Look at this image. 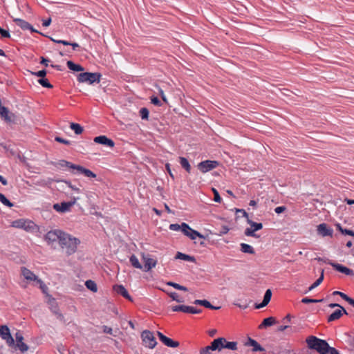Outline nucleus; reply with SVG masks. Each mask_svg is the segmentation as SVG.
I'll return each instance as SVG.
<instances>
[{
    "mask_svg": "<svg viewBox=\"0 0 354 354\" xmlns=\"http://www.w3.org/2000/svg\"><path fill=\"white\" fill-rule=\"evenodd\" d=\"M80 243V241L78 239L64 232L59 244L63 250H65L67 255H71L77 251Z\"/></svg>",
    "mask_w": 354,
    "mask_h": 354,
    "instance_id": "nucleus-1",
    "label": "nucleus"
},
{
    "mask_svg": "<svg viewBox=\"0 0 354 354\" xmlns=\"http://www.w3.org/2000/svg\"><path fill=\"white\" fill-rule=\"evenodd\" d=\"M306 343L310 349H315L320 354H326L330 347L326 340L319 339L315 336L308 337L306 339Z\"/></svg>",
    "mask_w": 354,
    "mask_h": 354,
    "instance_id": "nucleus-2",
    "label": "nucleus"
},
{
    "mask_svg": "<svg viewBox=\"0 0 354 354\" xmlns=\"http://www.w3.org/2000/svg\"><path fill=\"white\" fill-rule=\"evenodd\" d=\"M102 75L100 73L85 72L80 73L77 75V81L80 83L88 82L90 84L93 83H99L100 82Z\"/></svg>",
    "mask_w": 354,
    "mask_h": 354,
    "instance_id": "nucleus-3",
    "label": "nucleus"
},
{
    "mask_svg": "<svg viewBox=\"0 0 354 354\" xmlns=\"http://www.w3.org/2000/svg\"><path fill=\"white\" fill-rule=\"evenodd\" d=\"M64 233V232L59 230H50L46 234L44 240L48 244H53L55 242L59 243Z\"/></svg>",
    "mask_w": 354,
    "mask_h": 354,
    "instance_id": "nucleus-4",
    "label": "nucleus"
},
{
    "mask_svg": "<svg viewBox=\"0 0 354 354\" xmlns=\"http://www.w3.org/2000/svg\"><path fill=\"white\" fill-rule=\"evenodd\" d=\"M0 337L6 341L9 347H14L15 339L10 334L9 328L6 325L0 326Z\"/></svg>",
    "mask_w": 354,
    "mask_h": 354,
    "instance_id": "nucleus-5",
    "label": "nucleus"
},
{
    "mask_svg": "<svg viewBox=\"0 0 354 354\" xmlns=\"http://www.w3.org/2000/svg\"><path fill=\"white\" fill-rule=\"evenodd\" d=\"M141 337L145 345L150 348H153L156 346L157 342L153 335L149 330H144L141 334Z\"/></svg>",
    "mask_w": 354,
    "mask_h": 354,
    "instance_id": "nucleus-6",
    "label": "nucleus"
},
{
    "mask_svg": "<svg viewBox=\"0 0 354 354\" xmlns=\"http://www.w3.org/2000/svg\"><path fill=\"white\" fill-rule=\"evenodd\" d=\"M219 163L216 160H205L199 162L197 165L198 169L203 173L211 171L218 166Z\"/></svg>",
    "mask_w": 354,
    "mask_h": 354,
    "instance_id": "nucleus-7",
    "label": "nucleus"
},
{
    "mask_svg": "<svg viewBox=\"0 0 354 354\" xmlns=\"http://www.w3.org/2000/svg\"><path fill=\"white\" fill-rule=\"evenodd\" d=\"M12 226L17 228L24 229L26 231L34 230L36 225L31 221L19 219L12 222Z\"/></svg>",
    "mask_w": 354,
    "mask_h": 354,
    "instance_id": "nucleus-8",
    "label": "nucleus"
},
{
    "mask_svg": "<svg viewBox=\"0 0 354 354\" xmlns=\"http://www.w3.org/2000/svg\"><path fill=\"white\" fill-rule=\"evenodd\" d=\"M78 198H73L72 201L68 202H62L61 203H55L53 205V209L59 212H66L71 209L73 206Z\"/></svg>",
    "mask_w": 354,
    "mask_h": 354,
    "instance_id": "nucleus-9",
    "label": "nucleus"
},
{
    "mask_svg": "<svg viewBox=\"0 0 354 354\" xmlns=\"http://www.w3.org/2000/svg\"><path fill=\"white\" fill-rule=\"evenodd\" d=\"M142 260L144 263V266H142V269L145 272H149L153 268H155L157 264V261L151 258L149 254H145V253H142Z\"/></svg>",
    "mask_w": 354,
    "mask_h": 354,
    "instance_id": "nucleus-10",
    "label": "nucleus"
},
{
    "mask_svg": "<svg viewBox=\"0 0 354 354\" xmlns=\"http://www.w3.org/2000/svg\"><path fill=\"white\" fill-rule=\"evenodd\" d=\"M21 274L28 281H36L38 283L43 285L45 286L44 282L39 279L32 271L26 267H22L21 268Z\"/></svg>",
    "mask_w": 354,
    "mask_h": 354,
    "instance_id": "nucleus-11",
    "label": "nucleus"
},
{
    "mask_svg": "<svg viewBox=\"0 0 354 354\" xmlns=\"http://www.w3.org/2000/svg\"><path fill=\"white\" fill-rule=\"evenodd\" d=\"M172 310L174 312L181 311L185 313H192V314H198L201 313V309H197L192 306H185V305H179L175 306L172 307Z\"/></svg>",
    "mask_w": 354,
    "mask_h": 354,
    "instance_id": "nucleus-12",
    "label": "nucleus"
},
{
    "mask_svg": "<svg viewBox=\"0 0 354 354\" xmlns=\"http://www.w3.org/2000/svg\"><path fill=\"white\" fill-rule=\"evenodd\" d=\"M0 116L7 122H15L17 118L15 114L10 113L6 106L0 107Z\"/></svg>",
    "mask_w": 354,
    "mask_h": 354,
    "instance_id": "nucleus-13",
    "label": "nucleus"
},
{
    "mask_svg": "<svg viewBox=\"0 0 354 354\" xmlns=\"http://www.w3.org/2000/svg\"><path fill=\"white\" fill-rule=\"evenodd\" d=\"M15 339L16 344L15 343L14 347L19 348L22 353L26 352L28 350L29 347L23 342L24 337L19 332L15 334Z\"/></svg>",
    "mask_w": 354,
    "mask_h": 354,
    "instance_id": "nucleus-14",
    "label": "nucleus"
},
{
    "mask_svg": "<svg viewBox=\"0 0 354 354\" xmlns=\"http://www.w3.org/2000/svg\"><path fill=\"white\" fill-rule=\"evenodd\" d=\"M317 231L319 235L324 237V236H333V230L332 228L329 227L326 223H321L317 225Z\"/></svg>",
    "mask_w": 354,
    "mask_h": 354,
    "instance_id": "nucleus-15",
    "label": "nucleus"
},
{
    "mask_svg": "<svg viewBox=\"0 0 354 354\" xmlns=\"http://www.w3.org/2000/svg\"><path fill=\"white\" fill-rule=\"evenodd\" d=\"M328 263L338 272L344 273L346 275L354 276V271L347 267L332 261H328Z\"/></svg>",
    "mask_w": 354,
    "mask_h": 354,
    "instance_id": "nucleus-16",
    "label": "nucleus"
},
{
    "mask_svg": "<svg viewBox=\"0 0 354 354\" xmlns=\"http://www.w3.org/2000/svg\"><path fill=\"white\" fill-rule=\"evenodd\" d=\"M157 335L160 340L167 346L171 348H176L179 346L178 342L172 340L171 339L164 335L162 333L158 331Z\"/></svg>",
    "mask_w": 354,
    "mask_h": 354,
    "instance_id": "nucleus-17",
    "label": "nucleus"
},
{
    "mask_svg": "<svg viewBox=\"0 0 354 354\" xmlns=\"http://www.w3.org/2000/svg\"><path fill=\"white\" fill-rule=\"evenodd\" d=\"M94 142L110 147H113L115 145L114 142L111 139L108 138L106 136L95 137L94 138Z\"/></svg>",
    "mask_w": 354,
    "mask_h": 354,
    "instance_id": "nucleus-18",
    "label": "nucleus"
},
{
    "mask_svg": "<svg viewBox=\"0 0 354 354\" xmlns=\"http://www.w3.org/2000/svg\"><path fill=\"white\" fill-rule=\"evenodd\" d=\"M113 290L115 291L116 293L122 295V297H124L125 299H128L129 301H133V299H132L131 297L129 295L128 291L122 285L113 286Z\"/></svg>",
    "mask_w": 354,
    "mask_h": 354,
    "instance_id": "nucleus-19",
    "label": "nucleus"
},
{
    "mask_svg": "<svg viewBox=\"0 0 354 354\" xmlns=\"http://www.w3.org/2000/svg\"><path fill=\"white\" fill-rule=\"evenodd\" d=\"M212 348H214L215 351H221L223 348H225V338L218 337L212 342Z\"/></svg>",
    "mask_w": 354,
    "mask_h": 354,
    "instance_id": "nucleus-20",
    "label": "nucleus"
},
{
    "mask_svg": "<svg viewBox=\"0 0 354 354\" xmlns=\"http://www.w3.org/2000/svg\"><path fill=\"white\" fill-rule=\"evenodd\" d=\"M343 314L347 315L348 313L346 310L344 309V308L341 307L340 309H337L335 310L332 314H330L328 317L327 320L328 322H331L335 320L339 319L342 316Z\"/></svg>",
    "mask_w": 354,
    "mask_h": 354,
    "instance_id": "nucleus-21",
    "label": "nucleus"
},
{
    "mask_svg": "<svg viewBox=\"0 0 354 354\" xmlns=\"http://www.w3.org/2000/svg\"><path fill=\"white\" fill-rule=\"evenodd\" d=\"M246 346H252V351H265V348H263L256 340L248 337V341L245 343Z\"/></svg>",
    "mask_w": 354,
    "mask_h": 354,
    "instance_id": "nucleus-22",
    "label": "nucleus"
},
{
    "mask_svg": "<svg viewBox=\"0 0 354 354\" xmlns=\"http://www.w3.org/2000/svg\"><path fill=\"white\" fill-rule=\"evenodd\" d=\"M75 170H77L78 173L83 174L86 177L90 178H94L96 177V174H94L91 170L86 169L81 165H77Z\"/></svg>",
    "mask_w": 354,
    "mask_h": 354,
    "instance_id": "nucleus-23",
    "label": "nucleus"
},
{
    "mask_svg": "<svg viewBox=\"0 0 354 354\" xmlns=\"http://www.w3.org/2000/svg\"><path fill=\"white\" fill-rule=\"evenodd\" d=\"M271 297H272V291H271V290L268 289L265 292L263 301L259 304H256L255 308L259 309V308L266 306L268 304V303L270 302V301L271 299Z\"/></svg>",
    "mask_w": 354,
    "mask_h": 354,
    "instance_id": "nucleus-24",
    "label": "nucleus"
},
{
    "mask_svg": "<svg viewBox=\"0 0 354 354\" xmlns=\"http://www.w3.org/2000/svg\"><path fill=\"white\" fill-rule=\"evenodd\" d=\"M277 323L276 319L273 317H269L263 319L262 323L259 326V329L271 326Z\"/></svg>",
    "mask_w": 354,
    "mask_h": 354,
    "instance_id": "nucleus-25",
    "label": "nucleus"
},
{
    "mask_svg": "<svg viewBox=\"0 0 354 354\" xmlns=\"http://www.w3.org/2000/svg\"><path fill=\"white\" fill-rule=\"evenodd\" d=\"M194 304H196V305H201V306H205V308H210V309H215V310H218L219 308H221V306H212L209 301H208L207 300H201V299H196L194 301Z\"/></svg>",
    "mask_w": 354,
    "mask_h": 354,
    "instance_id": "nucleus-26",
    "label": "nucleus"
},
{
    "mask_svg": "<svg viewBox=\"0 0 354 354\" xmlns=\"http://www.w3.org/2000/svg\"><path fill=\"white\" fill-rule=\"evenodd\" d=\"M176 259H182L184 261H191V262H194V263L196 262V259L194 257L189 256L188 254L182 253L180 252H177V254L176 255Z\"/></svg>",
    "mask_w": 354,
    "mask_h": 354,
    "instance_id": "nucleus-27",
    "label": "nucleus"
},
{
    "mask_svg": "<svg viewBox=\"0 0 354 354\" xmlns=\"http://www.w3.org/2000/svg\"><path fill=\"white\" fill-rule=\"evenodd\" d=\"M13 21L23 30H28V28H30V24L23 19L15 18L13 19Z\"/></svg>",
    "mask_w": 354,
    "mask_h": 354,
    "instance_id": "nucleus-28",
    "label": "nucleus"
},
{
    "mask_svg": "<svg viewBox=\"0 0 354 354\" xmlns=\"http://www.w3.org/2000/svg\"><path fill=\"white\" fill-rule=\"evenodd\" d=\"M333 294L334 295L340 296L343 299L346 301L350 305H351L354 307V299L349 297L347 295L344 294V292H339V291H335V292H333Z\"/></svg>",
    "mask_w": 354,
    "mask_h": 354,
    "instance_id": "nucleus-29",
    "label": "nucleus"
},
{
    "mask_svg": "<svg viewBox=\"0 0 354 354\" xmlns=\"http://www.w3.org/2000/svg\"><path fill=\"white\" fill-rule=\"evenodd\" d=\"M67 66L68 68L73 71H83L84 68L80 64H75L72 61H68L67 62Z\"/></svg>",
    "mask_w": 354,
    "mask_h": 354,
    "instance_id": "nucleus-30",
    "label": "nucleus"
},
{
    "mask_svg": "<svg viewBox=\"0 0 354 354\" xmlns=\"http://www.w3.org/2000/svg\"><path fill=\"white\" fill-rule=\"evenodd\" d=\"M241 251L243 253L254 254L255 251L254 248L248 244L241 243Z\"/></svg>",
    "mask_w": 354,
    "mask_h": 354,
    "instance_id": "nucleus-31",
    "label": "nucleus"
},
{
    "mask_svg": "<svg viewBox=\"0 0 354 354\" xmlns=\"http://www.w3.org/2000/svg\"><path fill=\"white\" fill-rule=\"evenodd\" d=\"M70 128L72 130H73L75 133L77 134V135H80L84 131L83 127L80 124H79L77 123L71 122L70 124Z\"/></svg>",
    "mask_w": 354,
    "mask_h": 354,
    "instance_id": "nucleus-32",
    "label": "nucleus"
},
{
    "mask_svg": "<svg viewBox=\"0 0 354 354\" xmlns=\"http://www.w3.org/2000/svg\"><path fill=\"white\" fill-rule=\"evenodd\" d=\"M58 166L61 167H66L72 169H75L77 165H75L71 163V162L66 161L65 160H59L57 164Z\"/></svg>",
    "mask_w": 354,
    "mask_h": 354,
    "instance_id": "nucleus-33",
    "label": "nucleus"
},
{
    "mask_svg": "<svg viewBox=\"0 0 354 354\" xmlns=\"http://www.w3.org/2000/svg\"><path fill=\"white\" fill-rule=\"evenodd\" d=\"M129 261L133 267L138 269H142V264L139 262L138 258L134 254H132L130 257Z\"/></svg>",
    "mask_w": 354,
    "mask_h": 354,
    "instance_id": "nucleus-34",
    "label": "nucleus"
},
{
    "mask_svg": "<svg viewBox=\"0 0 354 354\" xmlns=\"http://www.w3.org/2000/svg\"><path fill=\"white\" fill-rule=\"evenodd\" d=\"M180 163L183 168H184L188 173L191 171V166L187 158L184 157H180Z\"/></svg>",
    "mask_w": 354,
    "mask_h": 354,
    "instance_id": "nucleus-35",
    "label": "nucleus"
},
{
    "mask_svg": "<svg viewBox=\"0 0 354 354\" xmlns=\"http://www.w3.org/2000/svg\"><path fill=\"white\" fill-rule=\"evenodd\" d=\"M324 270H322L320 277L309 287L308 291H310L317 287L324 280Z\"/></svg>",
    "mask_w": 354,
    "mask_h": 354,
    "instance_id": "nucleus-36",
    "label": "nucleus"
},
{
    "mask_svg": "<svg viewBox=\"0 0 354 354\" xmlns=\"http://www.w3.org/2000/svg\"><path fill=\"white\" fill-rule=\"evenodd\" d=\"M85 286L88 290H91L93 292H96L97 291V284L94 281L87 280L85 282Z\"/></svg>",
    "mask_w": 354,
    "mask_h": 354,
    "instance_id": "nucleus-37",
    "label": "nucleus"
},
{
    "mask_svg": "<svg viewBox=\"0 0 354 354\" xmlns=\"http://www.w3.org/2000/svg\"><path fill=\"white\" fill-rule=\"evenodd\" d=\"M247 222L248 224L251 225V227L255 232L263 228V225L261 223H256L249 218H248Z\"/></svg>",
    "mask_w": 354,
    "mask_h": 354,
    "instance_id": "nucleus-38",
    "label": "nucleus"
},
{
    "mask_svg": "<svg viewBox=\"0 0 354 354\" xmlns=\"http://www.w3.org/2000/svg\"><path fill=\"white\" fill-rule=\"evenodd\" d=\"M180 230L183 232V233L189 237V234H190V230H192V228L189 226L188 224L185 223H183L181 224V229Z\"/></svg>",
    "mask_w": 354,
    "mask_h": 354,
    "instance_id": "nucleus-39",
    "label": "nucleus"
},
{
    "mask_svg": "<svg viewBox=\"0 0 354 354\" xmlns=\"http://www.w3.org/2000/svg\"><path fill=\"white\" fill-rule=\"evenodd\" d=\"M0 201L6 206L9 207H13V203L7 199V198L1 193H0Z\"/></svg>",
    "mask_w": 354,
    "mask_h": 354,
    "instance_id": "nucleus-40",
    "label": "nucleus"
},
{
    "mask_svg": "<svg viewBox=\"0 0 354 354\" xmlns=\"http://www.w3.org/2000/svg\"><path fill=\"white\" fill-rule=\"evenodd\" d=\"M225 348L236 351L237 350V342H227L225 339Z\"/></svg>",
    "mask_w": 354,
    "mask_h": 354,
    "instance_id": "nucleus-41",
    "label": "nucleus"
},
{
    "mask_svg": "<svg viewBox=\"0 0 354 354\" xmlns=\"http://www.w3.org/2000/svg\"><path fill=\"white\" fill-rule=\"evenodd\" d=\"M167 284L168 286L174 287V288H176L177 290H183V291H187V288L185 286H181L178 283L169 281V282H167Z\"/></svg>",
    "mask_w": 354,
    "mask_h": 354,
    "instance_id": "nucleus-42",
    "label": "nucleus"
},
{
    "mask_svg": "<svg viewBox=\"0 0 354 354\" xmlns=\"http://www.w3.org/2000/svg\"><path fill=\"white\" fill-rule=\"evenodd\" d=\"M38 82L44 87L51 88H53V85L48 82V80L46 78H41L38 80Z\"/></svg>",
    "mask_w": 354,
    "mask_h": 354,
    "instance_id": "nucleus-43",
    "label": "nucleus"
},
{
    "mask_svg": "<svg viewBox=\"0 0 354 354\" xmlns=\"http://www.w3.org/2000/svg\"><path fill=\"white\" fill-rule=\"evenodd\" d=\"M323 300H324L323 299H310V298H308V297H305V298H303L301 299V302L304 303V304L319 303V302H322Z\"/></svg>",
    "mask_w": 354,
    "mask_h": 354,
    "instance_id": "nucleus-44",
    "label": "nucleus"
},
{
    "mask_svg": "<svg viewBox=\"0 0 354 354\" xmlns=\"http://www.w3.org/2000/svg\"><path fill=\"white\" fill-rule=\"evenodd\" d=\"M149 110L147 108H142L140 110V114L143 120H147L149 118Z\"/></svg>",
    "mask_w": 354,
    "mask_h": 354,
    "instance_id": "nucleus-45",
    "label": "nucleus"
},
{
    "mask_svg": "<svg viewBox=\"0 0 354 354\" xmlns=\"http://www.w3.org/2000/svg\"><path fill=\"white\" fill-rule=\"evenodd\" d=\"M211 351H215L214 348H212V344L201 348L200 351V353L201 354H212L211 353Z\"/></svg>",
    "mask_w": 354,
    "mask_h": 354,
    "instance_id": "nucleus-46",
    "label": "nucleus"
},
{
    "mask_svg": "<svg viewBox=\"0 0 354 354\" xmlns=\"http://www.w3.org/2000/svg\"><path fill=\"white\" fill-rule=\"evenodd\" d=\"M245 236H252V237H259V236H257L256 234H255V231L252 229V227H251V228H246L245 230Z\"/></svg>",
    "mask_w": 354,
    "mask_h": 354,
    "instance_id": "nucleus-47",
    "label": "nucleus"
},
{
    "mask_svg": "<svg viewBox=\"0 0 354 354\" xmlns=\"http://www.w3.org/2000/svg\"><path fill=\"white\" fill-rule=\"evenodd\" d=\"M56 182H63L64 183H66L71 189L74 190V191H76L77 192H80V190L78 187H75V186H73L71 183L68 180H56Z\"/></svg>",
    "mask_w": 354,
    "mask_h": 354,
    "instance_id": "nucleus-48",
    "label": "nucleus"
},
{
    "mask_svg": "<svg viewBox=\"0 0 354 354\" xmlns=\"http://www.w3.org/2000/svg\"><path fill=\"white\" fill-rule=\"evenodd\" d=\"M212 190L214 195V201L215 202L220 203L221 201V198L219 195L218 192L214 187L212 188Z\"/></svg>",
    "mask_w": 354,
    "mask_h": 354,
    "instance_id": "nucleus-49",
    "label": "nucleus"
},
{
    "mask_svg": "<svg viewBox=\"0 0 354 354\" xmlns=\"http://www.w3.org/2000/svg\"><path fill=\"white\" fill-rule=\"evenodd\" d=\"M32 75L39 77L41 78H44L46 75V70H41L38 72H33L32 73Z\"/></svg>",
    "mask_w": 354,
    "mask_h": 354,
    "instance_id": "nucleus-50",
    "label": "nucleus"
},
{
    "mask_svg": "<svg viewBox=\"0 0 354 354\" xmlns=\"http://www.w3.org/2000/svg\"><path fill=\"white\" fill-rule=\"evenodd\" d=\"M169 297L173 299L176 301L177 302H183V301L178 298V295L176 292H170L169 294Z\"/></svg>",
    "mask_w": 354,
    "mask_h": 354,
    "instance_id": "nucleus-51",
    "label": "nucleus"
},
{
    "mask_svg": "<svg viewBox=\"0 0 354 354\" xmlns=\"http://www.w3.org/2000/svg\"><path fill=\"white\" fill-rule=\"evenodd\" d=\"M151 102L153 104L160 106L162 105L161 102L159 100V99L156 96H152L151 97Z\"/></svg>",
    "mask_w": 354,
    "mask_h": 354,
    "instance_id": "nucleus-52",
    "label": "nucleus"
},
{
    "mask_svg": "<svg viewBox=\"0 0 354 354\" xmlns=\"http://www.w3.org/2000/svg\"><path fill=\"white\" fill-rule=\"evenodd\" d=\"M55 140L58 142L63 143V144L67 145L71 144L69 140H65V139H64L61 137H58V136L55 138Z\"/></svg>",
    "mask_w": 354,
    "mask_h": 354,
    "instance_id": "nucleus-53",
    "label": "nucleus"
},
{
    "mask_svg": "<svg viewBox=\"0 0 354 354\" xmlns=\"http://www.w3.org/2000/svg\"><path fill=\"white\" fill-rule=\"evenodd\" d=\"M0 34L1 37L4 38H9L10 37L9 32L3 29L1 27H0Z\"/></svg>",
    "mask_w": 354,
    "mask_h": 354,
    "instance_id": "nucleus-54",
    "label": "nucleus"
},
{
    "mask_svg": "<svg viewBox=\"0 0 354 354\" xmlns=\"http://www.w3.org/2000/svg\"><path fill=\"white\" fill-rule=\"evenodd\" d=\"M158 88V91H159V94L162 98V100H163V102H165V103H167V99L164 93V91H162V89L161 88H160L159 86H156Z\"/></svg>",
    "mask_w": 354,
    "mask_h": 354,
    "instance_id": "nucleus-55",
    "label": "nucleus"
},
{
    "mask_svg": "<svg viewBox=\"0 0 354 354\" xmlns=\"http://www.w3.org/2000/svg\"><path fill=\"white\" fill-rule=\"evenodd\" d=\"M169 229L171 230H174V231H178L181 229V225H179V224H177V223H175V224H171L169 225Z\"/></svg>",
    "mask_w": 354,
    "mask_h": 354,
    "instance_id": "nucleus-56",
    "label": "nucleus"
},
{
    "mask_svg": "<svg viewBox=\"0 0 354 354\" xmlns=\"http://www.w3.org/2000/svg\"><path fill=\"white\" fill-rule=\"evenodd\" d=\"M196 235H198V232L196 231V230H194L193 229H192V230H190V234H189V237L192 239V240H194L197 236Z\"/></svg>",
    "mask_w": 354,
    "mask_h": 354,
    "instance_id": "nucleus-57",
    "label": "nucleus"
},
{
    "mask_svg": "<svg viewBox=\"0 0 354 354\" xmlns=\"http://www.w3.org/2000/svg\"><path fill=\"white\" fill-rule=\"evenodd\" d=\"M286 210V207L285 206H279L274 209V212L277 214H281Z\"/></svg>",
    "mask_w": 354,
    "mask_h": 354,
    "instance_id": "nucleus-58",
    "label": "nucleus"
},
{
    "mask_svg": "<svg viewBox=\"0 0 354 354\" xmlns=\"http://www.w3.org/2000/svg\"><path fill=\"white\" fill-rule=\"evenodd\" d=\"M326 354H339V353L336 348L330 346L329 349L327 350V352H326Z\"/></svg>",
    "mask_w": 354,
    "mask_h": 354,
    "instance_id": "nucleus-59",
    "label": "nucleus"
},
{
    "mask_svg": "<svg viewBox=\"0 0 354 354\" xmlns=\"http://www.w3.org/2000/svg\"><path fill=\"white\" fill-rule=\"evenodd\" d=\"M50 39H51L53 41H54V42H55V43H57V44H64V45H65V46H68V45H69V42H68V41H65V40H56V39H53V38H50Z\"/></svg>",
    "mask_w": 354,
    "mask_h": 354,
    "instance_id": "nucleus-60",
    "label": "nucleus"
},
{
    "mask_svg": "<svg viewBox=\"0 0 354 354\" xmlns=\"http://www.w3.org/2000/svg\"><path fill=\"white\" fill-rule=\"evenodd\" d=\"M342 234H346V235H349L351 236H354V232L351 230L344 229Z\"/></svg>",
    "mask_w": 354,
    "mask_h": 354,
    "instance_id": "nucleus-61",
    "label": "nucleus"
},
{
    "mask_svg": "<svg viewBox=\"0 0 354 354\" xmlns=\"http://www.w3.org/2000/svg\"><path fill=\"white\" fill-rule=\"evenodd\" d=\"M50 309L52 310V312L55 314V315H57L59 310V308L57 306V305H53L52 304L51 305V307H50Z\"/></svg>",
    "mask_w": 354,
    "mask_h": 354,
    "instance_id": "nucleus-62",
    "label": "nucleus"
},
{
    "mask_svg": "<svg viewBox=\"0 0 354 354\" xmlns=\"http://www.w3.org/2000/svg\"><path fill=\"white\" fill-rule=\"evenodd\" d=\"M50 23H51V18H48L47 19L42 20V25L45 27L50 26Z\"/></svg>",
    "mask_w": 354,
    "mask_h": 354,
    "instance_id": "nucleus-63",
    "label": "nucleus"
},
{
    "mask_svg": "<svg viewBox=\"0 0 354 354\" xmlns=\"http://www.w3.org/2000/svg\"><path fill=\"white\" fill-rule=\"evenodd\" d=\"M230 229L228 228L227 226H223L222 227V230L220 232V235H222V234H227L228 232H229Z\"/></svg>",
    "mask_w": 354,
    "mask_h": 354,
    "instance_id": "nucleus-64",
    "label": "nucleus"
}]
</instances>
